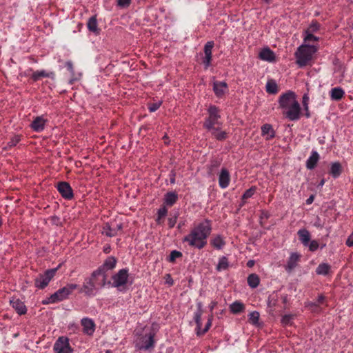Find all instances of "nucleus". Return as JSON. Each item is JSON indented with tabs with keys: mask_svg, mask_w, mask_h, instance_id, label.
<instances>
[{
	"mask_svg": "<svg viewBox=\"0 0 353 353\" xmlns=\"http://www.w3.org/2000/svg\"><path fill=\"white\" fill-rule=\"evenodd\" d=\"M212 230V223L208 219L194 224L189 233L183 237V243H186L192 248L202 250L207 245Z\"/></svg>",
	"mask_w": 353,
	"mask_h": 353,
	"instance_id": "1",
	"label": "nucleus"
},
{
	"mask_svg": "<svg viewBox=\"0 0 353 353\" xmlns=\"http://www.w3.org/2000/svg\"><path fill=\"white\" fill-rule=\"evenodd\" d=\"M278 103L284 118L292 121L301 119L303 114L302 110L295 92L288 90L281 94L278 99Z\"/></svg>",
	"mask_w": 353,
	"mask_h": 353,
	"instance_id": "2",
	"label": "nucleus"
},
{
	"mask_svg": "<svg viewBox=\"0 0 353 353\" xmlns=\"http://www.w3.org/2000/svg\"><path fill=\"white\" fill-rule=\"evenodd\" d=\"M221 118L220 109L216 105H211L208 109V116L203 123V128L219 141H223L228 137V133L221 129L223 123Z\"/></svg>",
	"mask_w": 353,
	"mask_h": 353,
	"instance_id": "3",
	"label": "nucleus"
},
{
	"mask_svg": "<svg viewBox=\"0 0 353 353\" xmlns=\"http://www.w3.org/2000/svg\"><path fill=\"white\" fill-rule=\"evenodd\" d=\"M316 51L317 48L314 46L309 44H303L300 46L295 52L296 64L301 68L306 66L309 64L313 55Z\"/></svg>",
	"mask_w": 353,
	"mask_h": 353,
	"instance_id": "4",
	"label": "nucleus"
},
{
	"mask_svg": "<svg viewBox=\"0 0 353 353\" xmlns=\"http://www.w3.org/2000/svg\"><path fill=\"white\" fill-rule=\"evenodd\" d=\"M154 333H138L135 338V347L138 350H149L154 346Z\"/></svg>",
	"mask_w": 353,
	"mask_h": 353,
	"instance_id": "5",
	"label": "nucleus"
},
{
	"mask_svg": "<svg viewBox=\"0 0 353 353\" xmlns=\"http://www.w3.org/2000/svg\"><path fill=\"white\" fill-rule=\"evenodd\" d=\"M58 268L49 269L45 271L43 274H40L34 279V285L37 288L43 290L47 287L50 281L55 276Z\"/></svg>",
	"mask_w": 353,
	"mask_h": 353,
	"instance_id": "6",
	"label": "nucleus"
},
{
	"mask_svg": "<svg viewBox=\"0 0 353 353\" xmlns=\"http://www.w3.org/2000/svg\"><path fill=\"white\" fill-rule=\"evenodd\" d=\"M325 305H327L326 297L322 294L319 295L316 301H307L305 303V308L313 314L321 313Z\"/></svg>",
	"mask_w": 353,
	"mask_h": 353,
	"instance_id": "7",
	"label": "nucleus"
},
{
	"mask_svg": "<svg viewBox=\"0 0 353 353\" xmlns=\"http://www.w3.org/2000/svg\"><path fill=\"white\" fill-rule=\"evenodd\" d=\"M129 270L128 268H123L119 270L116 274L112 276V286L114 288H119L124 287L128 281Z\"/></svg>",
	"mask_w": 353,
	"mask_h": 353,
	"instance_id": "8",
	"label": "nucleus"
},
{
	"mask_svg": "<svg viewBox=\"0 0 353 353\" xmlns=\"http://www.w3.org/2000/svg\"><path fill=\"white\" fill-rule=\"evenodd\" d=\"M117 264V259L113 256H110L103 261V264L100 265L95 271L94 274H103L108 275V271L114 270Z\"/></svg>",
	"mask_w": 353,
	"mask_h": 353,
	"instance_id": "9",
	"label": "nucleus"
},
{
	"mask_svg": "<svg viewBox=\"0 0 353 353\" xmlns=\"http://www.w3.org/2000/svg\"><path fill=\"white\" fill-rule=\"evenodd\" d=\"M79 285L74 283H69L65 287L58 290L54 294V298H56L57 302L62 301L67 299L72 292L77 290Z\"/></svg>",
	"mask_w": 353,
	"mask_h": 353,
	"instance_id": "10",
	"label": "nucleus"
},
{
	"mask_svg": "<svg viewBox=\"0 0 353 353\" xmlns=\"http://www.w3.org/2000/svg\"><path fill=\"white\" fill-rule=\"evenodd\" d=\"M54 353H72V350L68 342V339L64 336L58 338L54 345Z\"/></svg>",
	"mask_w": 353,
	"mask_h": 353,
	"instance_id": "11",
	"label": "nucleus"
},
{
	"mask_svg": "<svg viewBox=\"0 0 353 353\" xmlns=\"http://www.w3.org/2000/svg\"><path fill=\"white\" fill-rule=\"evenodd\" d=\"M57 189L65 199L71 200L74 198L73 190L68 182H59L57 185Z\"/></svg>",
	"mask_w": 353,
	"mask_h": 353,
	"instance_id": "12",
	"label": "nucleus"
},
{
	"mask_svg": "<svg viewBox=\"0 0 353 353\" xmlns=\"http://www.w3.org/2000/svg\"><path fill=\"white\" fill-rule=\"evenodd\" d=\"M214 43L212 41H208L203 48L205 57L203 59V63L205 68L207 69L211 65L212 59V48H214Z\"/></svg>",
	"mask_w": 353,
	"mask_h": 353,
	"instance_id": "13",
	"label": "nucleus"
},
{
	"mask_svg": "<svg viewBox=\"0 0 353 353\" xmlns=\"http://www.w3.org/2000/svg\"><path fill=\"white\" fill-rule=\"evenodd\" d=\"M94 274L95 271L92 273L90 277L85 279L80 292L89 296L94 294V291L97 289L93 283L94 277L97 275Z\"/></svg>",
	"mask_w": 353,
	"mask_h": 353,
	"instance_id": "14",
	"label": "nucleus"
},
{
	"mask_svg": "<svg viewBox=\"0 0 353 353\" xmlns=\"http://www.w3.org/2000/svg\"><path fill=\"white\" fill-rule=\"evenodd\" d=\"M301 255L298 252H293L290 254L287 264L285 265V270L288 272H292L300 262Z\"/></svg>",
	"mask_w": 353,
	"mask_h": 353,
	"instance_id": "15",
	"label": "nucleus"
},
{
	"mask_svg": "<svg viewBox=\"0 0 353 353\" xmlns=\"http://www.w3.org/2000/svg\"><path fill=\"white\" fill-rule=\"evenodd\" d=\"M10 305L14 309L18 314L23 315L26 314L27 307L22 301L19 299L14 298L10 301Z\"/></svg>",
	"mask_w": 353,
	"mask_h": 353,
	"instance_id": "16",
	"label": "nucleus"
},
{
	"mask_svg": "<svg viewBox=\"0 0 353 353\" xmlns=\"http://www.w3.org/2000/svg\"><path fill=\"white\" fill-rule=\"evenodd\" d=\"M230 182L229 172L225 168H222L219 176V185L222 189L228 187Z\"/></svg>",
	"mask_w": 353,
	"mask_h": 353,
	"instance_id": "17",
	"label": "nucleus"
},
{
	"mask_svg": "<svg viewBox=\"0 0 353 353\" xmlns=\"http://www.w3.org/2000/svg\"><path fill=\"white\" fill-rule=\"evenodd\" d=\"M320 159V155L316 150H312L310 156L307 159L305 166L308 170H313L316 166Z\"/></svg>",
	"mask_w": 353,
	"mask_h": 353,
	"instance_id": "18",
	"label": "nucleus"
},
{
	"mask_svg": "<svg viewBox=\"0 0 353 353\" xmlns=\"http://www.w3.org/2000/svg\"><path fill=\"white\" fill-rule=\"evenodd\" d=\"M46 120L43 117H37L30 124L31 128L37 132H40L45 128Z\"/></svg>",
	"mask_w": 353,
	"mask_h": 353,
	"instance_id": "19",
	"label": "nucleus"
},
{
	"mask_svg": "<svg viewBox=\"0 0 353 353\" xmlns=\"http://www.w3.org/2000/svg\"><path fill=\"white\" fill-rule=\"evenodd\" d=\"M228 90V85L223 81H214L213 90L217 97H222Z\"/></svg>",
	"mask_w": 353,
	"mask_h": 353,
	"instance_id": "20",
	"label": "nucleus"
},
{
	"mask_svg": "<svg viewBox=\"0 0 353 353\" xmlns=\"http://www.w3.org/2000/svg\"><path fill=\"white\" fill-rule=\"evenodd\" d=\"M297 235L299 236V240L303 246L307 247L311 240V234L310 232L305 228H302L297 232Z\"/></svg>",
	"mask_w": 353,
	"mask_h": 353,
	"instance_id": "21",
	"label": "nucleus"
},
{
	"mask_svg": "<svg viewBox=\"0 0 353 353\" xmlns=\"http://www.w3.org/2000/svg\"><path fill=\"white\" fill-rule=\"evenodd\" d=\"M178 199L177 193L175 192H168L164 196L163 205L171 207L176 203Z\"/></svg>",
	"mask_w": 353,
	"mask_h": 353,
	"instance_id": "22",
	"label": "nucleus"
},
{
	"mask_svg": "<svg viewBox=\"0 0 353 353\" xmlns=\"http://www.w3.org/2000/svg\"><path fill=\"white\" fill-rule=\"evenodd\" d=\"M262 136H266L265 139L269 141L274 138L275 131L270 124L265 123L261 126Z\"/></svg>",
	"mask_w": 353,
	"mask_h": 353,
	"instance_id": "23",
	"label": "nucleus"
},
{
	"mask_svg": "<svg viewBox=\"0 0 353 353\" xmlns=\"http://www.w3.org/2000/svg\"><path fill=\"white\" fill-rule=\"evenodd\" d=\"M259 57L261 60L269 62H272L275 59L274 53L268 48L262 49L259 54Z\"/></svg>",
	"mask_w": 353,
	"mask_h": 353,
	"instance_id": "24",
	"label": "nucleus"
},
{
	"mask_svg": "<svg viewBox=\"0 0 353 353\" xmlns=\"http://www.w3.org/2000/svg\"><path fill=\"white\" fill-rule=\"evenodd\" d=\"M210 243V245L216 250H221L225 245V241L219 234L212 237Z\"/></svg>",
	"mask_w": 353,
	"mask_h": 353,
	"instance_id": "25",
	"label": "nucleus"
},
{
	"mask_svg": "<svg viewBox=\"0 0 353 353\" xmlns=\"http://www.w3.org/2000/svg\"><path fill=\"white\" fill-rule=\"evenodd\" d=\"M343 172V168L339 162L331 163L330 169V174L334 179L338 178Z\"/></svg>",
	"mask_w": 353,
	"mask_h": 353,
	"instance_id": "26",
	"label": "nucleus"
},
{
	"mask_svg": "<svg viewBox=\"0 0 353 353\" xmlns=\"http://www.w3.org/2000/svg\"><path fill=\"white\" fill-rule=\"evenodd\" d=\"M280 296L277 293H273L268 298V305L272 310H274L276 307L279 308Z\"/></svg>",
	"mask_w": 353,
	"mask_h": 353,
	"instance_id": "27",
	"label": "nucleus"
},
{
	"mask_svg": "<svg viewBox=\"0 0 353 353\" xmlns=\"http://www.w3.org/2000/svg\"><path fill=\"white\" fill-rule=\"evenodd\" d=\"M108 275L97 274L93 279V283L97 288L104 287L107 283L110 284V281H107Z\"/></svg>",
	"mask_w": 353,
	"mask_h": 353,
	"instance_id": "28",
	"label": "nucleus"
},
{
	"mask_svg": "<svg viewBox=\"0 0 353 353\" xmlns=\"http://www.w3.org/2000/svg\"><path fill=\"white\" fill-rule=\"evenodd\" d=\"M230 312L234 314H239L245 311V305L239 301H236L230 305Z\"/></svg>",
	"mask_w": 353,
	"mask_h": 353,
	"instance_id": "29",
	"label": "nucleus"
},
{
	"mask_svg": "<svg viewBox=\"0 0 353 353\" xmlns=\"http://www.w3.org/2000/svg\"><path fill=\"white\" fill-rule=\"evenodd\" d=\"M331 270V265L327 263H321L316 268V274L318 275L327 276Z\"/></svg>",
	"mask_w": 353,
	"mask_h": 353,
	"instance_id": "30",
	"label": "nucleus"
},
{
	"mask_svg": "<svg viewBox=\"0 0 353 353\" xmlns=\"http://www.w3.org/2000/svg\"><path fill=\"white\" fill-rule=\"evenodd\" d=\"M81 323L83 327V331H94L95 330V323L92 319L88 317L83 318Z\"/></svg>",
	"mask_w": 353,
	"mask_h": 353,
	"instance_id": "31",
	"label": "nucleus"
},
{
	"mask_svg": "<svg viewBox=\"0 0 353 353\" xmlns=\"http://www.w3.org/2000/svg\"><path fill=\"white\" fill-rule=\"evenodd\" d=\"M345 94L344 90L341 88H334L330 91V97L332 100L339 101Z\"/></svg>",
	"mask_w": 353,
	"mask_h": 353,
	"instance_id": "32",
	"label": "nucleus"
},
{
	"mask_svg": "<svg viewBox=\"0 0 353 353\" xmlns=\"http://www.w3.org/2000/svg\"><path fill=\"white\" fill-rule=\"evenodd\" d=\"M120 230H121V225H117V227L114 228H112L109 224H106L103 227L104 233L106 236L110 237L116 236L117 234V232Z\"/></svg>",
	"mask_w": 353,
	"mask_h": 353,
	"instance_id": "33",
	"label": "nucleus"
},
{
	"mask_svg": "<svg viewBox=\"0 0 353 353\" xmlns=\"http://www.w3.org/2000/svg\"><path fill=\"white\" fill-rule=\"evenodd\" d=\"M87 27L89 31L94 33H99V29L98 28L97 20L96 16L90 17L87 23Z\"/></svg>",
	"mask_w": 353,
	"mask_h": 353,
	"instance_id": "34",
	"label": "nucleus"
},
{
	"mask_svg": "<svg viewBox=\"0 0 353 353\" xmlns=\"http://www.w3.org/2000/svg\"><path fill=\"white\" fill-rule=\"evenodd\" d=\"M247 281L251 288H256L259 285L260 278L256 274L252 273L248 276Z\"/></svg>",
	"mask_w": 353,
	"mask_h": 353,
	"instance_id": "35",
	"label": "nucleus"
},
{
	"mask_svg": "<svg viewBox=\"0 0 353 353\" xmlns=\"http://www.w3.org/2000/svg\"><path fill=\"white\" fill-rule=\"evenodd\" d=\"M266 92L269 94H275L279 92L278 85L273 79H270L266 83Z\"/></svg>",
	"mask_w": 353,
	"mask_h": 353,
	"instance_id": "36",
	"label": "nucleus"
},
{
	"mask_svg": "<svg viewBox=\"0 0 353 353\" xmlns=\"http://www.w3.org/2000/svg\"><path fill=\"white\" fill-rule=\"evenodd\" d=\"M50 77V74L46 72L45 70H37V71L33 72V73L31 75V79L34 81H37L39 79H41V78Z\"/></svg>",
	"mask_w": 353,
	"mask_h": 353,
	"instance_id": "37",
	"label": "nucleus"
},
{
	"mask_svg": "<svg viewBox=\"0 0 353 353\" xmlns=\"http://www.w3.org/2000/svg\"><path fill=\"white\" fill-rule=\"evenodd\" d=\"M259 316V313L256 311H254L249 314V322L258 328H260Z\"/></svg>",
	"mask_w": 353,
	"mask_h": 353,
	"instance_id": "38",
	"label": "nucleus"
},
{
	"mask_svg": "<svg viewBox=\"0 0 353 353\" xmlns=\"http://www.w3.org/2000/svg\"><path fill=\"white\" fill-rule=\"evenodd\" d=\"M228 268V259L225 256H221L219 258L216 270L218 271L225 270Z\"/></svg>",
	"mask_w": 353,
	"mask_h": 353,
	"instance_id": "39",
	"label": "nucleus"
},
{
	"mask_svg": "<svg viewBox=\"0 0 353 353\" xmlns=\"http://www.w3.org/2000/svg\"><path fill=\"white\" fill-rule=\"evenodd\" d=\"M319 37L314 36L313 33L307 32L306 31H304V42L305 43H310L314 41H318Z\"/></svg>",
	"mask_w": 353,
	"mask_h": 353,
	"instance_id": "40",
	"label": "nucleus"
},
{
	"mask_svg": "<svg viewBox=\"0 0 353 353\" xmlns=\"http://www.w3.org/2000/svg\"><path fill=\"white\" fill-rule=\"evenodd\" d=\"M308 101H309V97L307 94H304L303 97V110H305V116L307 118L310 117V113L309 111V107H308Z\"/></svg>",
	"mask_w": 353,
	"mask_h": 353,
	"instance_id": "41",
	"label": "nucleus"
},
{
	"mask_svg": "<svg viewBox=\"0 0 353 353\" xmlns=\"http://www.w3.org/2000/svg\"><path fill=\"white\" fill-rule=\"evenodd\" d=\"M256 187L252 186L250 188L247 190L243 193V194L242 195L241 199L243 201H244V200H247L249 198H251L254 195V194L256 192Z\"/></svg>",
	"mask_w": 353,
	"mask_h": 353,
	"instance_id": "42",
	"label": "nucleus"
},
{
	"mask_svg": "<svg viewBox=\"0 0 353 353\" xmlns=\"http://www.w3.org/2000/svg\"><path fill=\"white\" fill-rule=\"evenodd\" d=\"M183 256L182 253L177 250H173L170 252L168 261L172 263H174L175 261L178 258H181Z\"/></svg>",
	"mask_w": 353,
	"mask_h": 353,
	"instance_id": "43",
	"label": "nucleus"
},
{
	"mask_svg": "<svg viewBox=\"0 0 353 353\" xmlns=\"http://www.w3.org/2000/svg\"><path fill=\"white\" fill-rule=\"evenodd\" d=\"M197 306H198V312L195 313L194 319H195L196 323H197L198 329L200 330V320H201V314H202L201 303H199L197 304Z\"/></svg>",
	"mask_w": 353,
	"mask_h": 353,
	"instance_id": "44",
	"label": "nucleus"
},
{
	"mask_svg": "<svg viewBox=\"0 0 353 353\" xmlns=\"http://www.w3.org/2000/svg\"><path fill=\"white\" fill-rule=\"evenodd\" d=\"M21 135H14L8 143V146L9 148L15 146L21 141Z\"/></svg>",
	"mask_w": 353,
	"mask_h": 353,
	"instance_id": "45",
	"label": "nucleus"
},
{
	"mask_svg": "<svg viewBox=\"0 0 353 353\" xmlns=\"http://www.w3.org/2000/svg\"><path fill=\"white\" fill-rule=\"evenodd\" d=\"M320 25L317 21H312L309 28L305 31L313 33L319 29Z\"/></svg>",
	"mask_w": 353,
	"mask_h": 353,
	"instance_id": "46",
	"label": "nucleus"
},
{
	"mask_svg": "<svg viewBox=\"0 0 353 353\" xmlns=\"http://www.w3.org/2000/svg\"><path fill=\"white\" fill-rule=\"evenodd\" d=\"M309 248V250L314 252L319 248V243L316 240L310 241L307 246Z\"/></svg>",
	"mask_w": 353,
	"mask_h": 353,
	"instance_id": "47",
	"label": "nucleus"
},
{
	"mask_svg": "<svg viewBox=\"0 0 353 353\" xmlns=\"http://www.w3.org/2000/svg\"><path fill=\"white\" fill-rule=\"evenodd\" d=\"M280 296V303H279V309H285L286 303H288V295L287 294H281Z\"/></svg>",
	"mask_w": 353,
	"mask_h": 353,
	"instance_id": "48",
	"label": "nucleus"
},
{
	"mask_svg": "<svg viewBox=\"0 0 353 353\" xmlns=\"http://www.w3.org/2000/svg\"><path fill=\"white\" fill-rule=\"evenodd\" d=\"M159 219H163L168 214V209L166 205H163L159 210L157 212Z\"/></svg>",
	"mask_w": 353,
	"mask_h": 353,
	"instance_id": "49",
	"label": "nucleus"
},
{
	"mask_svg": "<svg viewBox=\"0 0 353 353\" xmlns=\"http://www.w3.org/2000/svg\"><path fill=\"white\" fill-rule=\"evenodd\" d=\"M161 105V101L149 103L148 104V110L150 112H154L157 111L160 108Z\"/></svg>",
	"mask_w": 353,
	"mask_h": 353,
	"instance_id": "50",
	"label": "nucleus"
},
{
	"mask_svg": "<svg viewBox=\"0 0 353 353\" xmlns=\"http://www.w3.org/2000/svg\"><path fill=\"white\" fill-rule=\"evenodd\" d=\"M294 318L293 314H285L282 318V323L289 325L291 323L292 320Z\"/></svg>",
	"mask_w": 353,
	"mask_h": 353,
	"instance_id": "51",
	"label": "nucleus"
},
{
	"mask_svg": "<svg viewBox=\"0 0 353 353\" xmlns=\"http://www.w3.org/2000/svg\"><path fill=\"white\" fill-rule=\"evenodd\" d=\"M54 294H52L50 297L43 300L42 303L43 305H48V304H51V303H57L56 298H54Z\"/></svg>",
	"mask_w": 353,
	"mask_h": 353,
	"instance_id": "52",
	"label": "nucleus"
},
{
	"mask_svg": "<svg viewBox=\"0 0 353 353\" xmlns=\"http://www.w3.org/2000/svg\"><path fill=\"white\" fill-rule=\"evenodd\" d=\"M178 214H176L174 216L170 217L168 219V226L170 228H172L174 227L176 220H177Z\"/></svg>",
	"mask_w": 353,
	"mask_h": 353,
	"instance_id": "53",
	"label": "nucleus"
},
{
	"mask_svg": "<svg viewBox=\"0 0 353 353\" xmlns=\"http://www.w3.org/2000/svg\"><path fill=\"white\" fill-rule=\"evenodd\" d=\"M131 0H117V5L121 8H125L130 6Z\"/></svg>",
	"mask_w": 353,
	"mask_h": 353,
	"instance_id": "54",
	"label": "nucleus"
},
{
	"mask_svg": "<svg viewBox=\"0 0 353 353\" xmlns=\"http://www.w3.org/2000/svg\"><path fill=\"white\" fill-rule=\"evenodd\" d=\"M165 283L168 284L170 286L174 285V280L172 279L171 275L170 274H167L165 276Z\"/></svg>",
	"mask_w": 353,
	"mask_h": 353,
	"instance_id": "55",
	"label": "nucleus"
},
{
	"mask_svg": "<svg viewBox=\"0 0 353 353\" xmlns=\"http://www.w3.org/2000/svg\"><path fill=\"white\" fill-rule=\"evenodd\" d=\"M345 243H346L347 246H348V247H352L353 246V232L348 236Z\"/></svg>",
	"mask_w": 353,
	"mask_h": 353,
	"instance_id": "56",
	"label": "nucleus"
},
{
	"mask_svg": "<svg viewBox=\"0 0 353 353\" xmlns=\"http://www.w3.org/2000/svg\"><path fill=\"white\" fill-rule=\"evenodd\" d=\"M65 67L67 68L68 70L71 73H74V68L73 64L71 61H67L65 63Z\"/></svg>",
	"mask_w": 353,
	"mask_h": 353,
	"instance_id": "57",
	"label": "nucleus"
},
{
	"mask_svg": "<svg viewBox=\"0 0 353 353\" xmlns=\"http://www.w3.org/2000/svg\"><path fill=\"white\" fill-rule=\"evenodd\" d=\"M176 172L172 170L170 173V181L172 184L175 183Z\"/></svg>",
	"mask_w": 353,
	"mask_h": 353,
	"instance_id": "58",
	"label": "nucleus"
},
{
	"mask_svg": "<svg viewBox=\"0 0 353 353\" xmlns=\"http://www.w3.org/2000/svg\"><path fill=\"white\" fill-rule=\"evenodd\" d=\"M314 200V195H310L308 199H307L305 203L307 205H310L313 203Z\"/></svg>",
	"mask_w": 353,
	"mask_h": 353,
	"instance_id": "59",
	"label": "nucleus"
},
{
	"mask_svg": "<svg viewBox=\"0 0 353 353\" xmlns=\"http://www.w3.org/2000/svg\"><path fill=\"white\" fill-rule=\"evenodd\" d=\"M210 326H211V322L209 320L208 322L207 323V324L205 325V328L202 331H208Z\"/></svg>",
	"mask_w": 353,
	"mask_h": 353,
	"instance_id": "60",
	"label": "nucleus"
},
{
	"mask_svg": "<svg viewBox=\"0 0 353 353\" xmlns=\"http://www.w3.org/2000/svg\"><path fill=\"white\" fill-rule=\"evenodd\" d=\"M325 183V179H322L320 181V182H319V185H318V187H323V186L324 185Z\"/></svg>",
	"mask_w": 353,
	"mask_h": 353,
	"instance_id": "61",
	"label": "nucleus"
},
{
	"mask_svg": "<svg viewBox=\"0 0 353 353\" xmlns=\"http://www.w3.org/2000/svg\"><path fill=\"white\" fill-rule=\"evenodd\" d=\"M110 247H108V248H105L103 249V252H104L105 253H106V254L109 253V252H110Z\"/></svg>",
	"mask_w": 353,
	"mask_h": 353,
	"instance_id": "62",
	"label": "nucleus"
},
{
	"mask_svg": "<svg viewBox=\"0 0 353 353\" xmlns=\"http://www.w3.org/2000/svg\"><path fill=\"white\" fill-rule=\"evenodd\" d=\"M253 264H254V261H249L248 262L247 265H248V267H252L253 265Z\"/></svg>",
	"mask_w": 353,
	"mask_h": 353,
	"instance_id": "63",
	"label": "nucleus"
},
{
	"mask_svg": "<svg viewBox=\"0 0 353 353\" xmlns=\"http://www.w3.org/2000/svg\"><path fill=\"white\" fill-rule=\"evenodd\" d=\"M161 219H159V215H158V216H157V220H156L157 223L158 224H161Z\"/></svg>",
	"mask_w": 353,
	"mask_h": 353,
	"instance_id": "64",
	"label": "nucleus"
}]
</instances>
